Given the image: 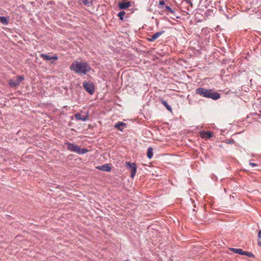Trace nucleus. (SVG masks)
<instances>
[{"label": "nucleus", "instance_id": "obj_1", "mask_svg": "<svg viewBox=\"0 0 261 261\" xmlns=\"http://www.w3.org/2000/svg\"><path fill=\"white\" fill-rule=\"evenodd\" d=\"M70 69L77 73L86 74L90 70L91 68L87 62L76 61L72 63Z\"/></svg>", "mask_w": 261, "mask_h": 261}, {"label": "nucleus", "instance_id": "obj_2", "mask_svg": "<svg viewBox=\"0 0 261 261\" xmlns=\"http://www.w3.org/2000/svg\"><path fill=\"white\" fill-rule=\"evenodd\" d=\"M196 94L203 97L217 100L220 98V94L217 92H213V89H207L204 88H198L196 90Z\"/></svg>", "mask_w": 261, "mask_h": 261}, {"label": "nucleus", "instance_id": "obj_3", "mask_svg": "<svg viewBox=\"0 0 261 261\" xmlns=\"http://www.w3.org/2000/svg\"><path fill=\"white\" fill-rule=\"evenodd\" d=\"M66 144L67 145L68 150L80 154H85L88 151L87 148H81L78 145L73 143L67 142Z\"/></svg>", "mask_w": 261, "mask_h": 261}, {"label": "nucleus", "instance_id": "obj_4", "mask_svg": "<svg viewBox=\"0 0 261 261\" xmlns=\"http://www.w3.org/2000/svg\"><path fill=\"white\" fill-rule=\"evenodd\" d=\"M23 80H24L23 76H22V75L17 76L13 79L9 80L8 81V84L11 87L16 88L20 85V83Z\"/></svg>", "mask_w": 261, "mask_h": 261}, {"label": "nucleus", "instance_id": "obj_5", "mask_svg": "<svg viewBox=\"0 0 261 261\" xmlns=\"http://www.w3.org/2000/svg\"><path fill=\"white\" fill-rule=\"evenodd\" d=\"M83 86L85 90L90 94L92 95L94 93L95 88L94 84L92 83L85 81L83 83Z\"/></svg>", "mask_w": 261, "mask_h": 261}, {"label": "nucleus", "instance_id": "obj_6", "mask_svg": "<svg viewBox=\"0 0 261 261\" xmlns=\"http://www.w3.org/2000/svg\"><path fill=\"white\" fill-rule=\"evenodd\" d=\"M126 167L130 171V177L133 178L136 174L137 171V166L134 163L126 162Z\"/></svg>", "mask_w": 261, "mask_h": 261}, {"label": "nucleus", "instance_id": "obj_7", "mask_svg": "<svg viewBox=\"0 0 261 261\" xmlns=\"http://www.w3.org/2000/svg\"><path fill=\"white\" fill-rule=\"evenodd\" d=\"M200 136L204 139H210L213 136V133L211 132L202 131L200 133Z\"/></svg>", "mask_w": 261, "mask_h": 261}, {"label": "nucleus", "instance_id": "obj_8", "mask_svg": "<svg viewBox=\"0 0 261 261\" xmlns=\"http://www.w3.org/2000/svg\"><path fill=\"white\" fill-rule=\"evenodd\" d=\"M164 33V31L158 32L156 33H155L154 35L151 36L150 38H149L148 40L149 41L152 42L154 41L155 40L158 39L161 35H162Z\"/></svg>", "mask_w": 261, "mask_h": 261}, {"label": "nucleus", "instance_id": "obj_9", "mask_svg": "<svg viewBox=\"0 0 261 261\" xmlns=\"http://www.w3.org/2000/svg\"><path fill=\"white\" fill-rule=\"evenodd\" d=\"M131 2H120L119 3V8L120 9H125L130 6Z\"/></svg>", "mask_w": 261, "mask_h": 261}, {"label": "nucleus", "instance_id": "obj_10", "mask_svg": "<svg viewBox=\"0 0 261 261\" xmlns=\"http://www.w3.org/2000/svg\"><path fill=\"white\" fill-rule=\"evenodd\" d=\"M40 57L42 58L44 60H51V59L57 60L58 59L57 56H54L50 57L47 54H40Z\"/></svg>", "mask_w": 261, "mask_h": 261}, {"label": "nucleus", "instance_id": "obj_11", "mask_svg": "<svg viewBox=\"0 0 261 261\" xmlns=\"http://www.w3.org/2000/svg\"><path fill=\"white\" fill-rule=\"evenodd\" d=\"M75 117L77 120H80L83 121H85L89 119V116L88 115L82 116L81 114L80 113H76L75 114Z\"/></svg>", "mask_w": 261, "mask_h": 261}, {"label": "nucleus", "instance_id": "obj_12", "mask_svg": "<svg viewBox=\"0 0 261 261\" xmlns=\"http://www.w3.org/2000/svg\"><path fill=\"white\" fill-rule=\"evenodd\" d=\"M97 168L103 171H110L111 170V167L108 164L101 166H99L97 167Z\"/></svg>", "mask_w": 261, "mask_h": 261}, {"label": "nucleus", "instance_id": "obj_13", "mask_svg": "<svg viewBox=\"0 0 261 261\" xmlns=\"http://www.w3.org/2000/svg\"><path fill=\"white\" fill-rule=\"evenodd\" d=\"M161 102L163 106H164L168 111L170 112L172 111V108L167 103V102L165 100L163 99H161Z\"/></svg>", "mask_w": 261, "mask_h": 261}, {"label": "nucleus", "instance_id": "obj_14", "mask_svg": "<svg viewBox=\"0 0 261 261\" xmlns=\"http://www.w3.org/2000/svg\"><path fill=\"white\" fill-rule=\"evenodd\" d=\"M230 249L233 252H234L236 253H237V254H239L243 255L244 253V251H243L241 249L231 248Z\"/></svg>", "mask_w": 261, "mask_h": 261}, {"label": "nucleus", "instance_id": "obj_15", "mask_svg": "<svg viewBox=\"0 0 261 261\" xmlns=\"http://www.w3.org/2000/svg\"><path fill=\"white\" fill-rule=\"evenodd\" d=\"M0 22L4 25H7L8 23V19L4 16H0Z\"/></svg>", "mask_w": 261, "mask_h": 261}, {"label": "nucleus", "instance_id": "obj_16", "mask_svg": "<svg viewBox=\"0 0 261 261\" xmlns=\"http://www.w3.org/2000/svg\"><path fill=\"white\" fill-rule=\"evenodd\" d=\"M153 148L151 147H149L147 149V157L149 159H151L153 156Z\"/></svg>", "mask_w": 261, "mask_h": 261}, {"label": "nucleus", "instance_id": "obj_17", "mask_svg": "<svg viewBox=\"0 0 261 261\" xmlns=\"http://www.w3.org/2000/svg\"><path fill=\"white\" fill-rule=\"evenodd\" d=\"M126 124L125 123H124L123 122H118V123H117L115 125V127L116 128H117L118 129L122 131V126H123V125H126Z\"/></svg>", "mask_w": 261, "mask_h": 261}, {"label": "nucleus", "instance_id": "obj_18", "mask_svg": "<svg viewBox=\"0 0 261 261\" xmlns=\"http://www.w3.org/2000/svg\"><path fill=\"white\" fill-rule=\"evenodd\" d=\"M83 4L86 6H90L92 5V2L89 0H81Z\"/></svg>", "mask_w": 261, "mask_h": 261}, {"label": "nucleus", "instance_id": "obj_19", "mask_svg": "<svg viewBox=\"0 0 261 261\" xmlns=\"http://www.w3.org/2000/svg\"><path fill=\"white\" fill-rule=\"evenodd\" d=\"M165 9L168 10V11L171 13H172V14L173 15H175V11L174 10H173V9H172L171 8H170V6H165Z\"/></svg>", "mask_w": 261, "mask_h": 261}, {"label": "nucleus", "instance_id": "obj_20", "mask_svg": "<svg viewBox=\"0 0 261 261\" xmlns=\"http://www.w3.org/2000/svg\"><path fill=\"white\" fill-rule=\"evenodd\" d=\"M125 14V12L124 11H120L118 13V16L119 17V19L121 20H123V16Z\"/></svg>", "mask_w": 261, "mask_h": 261}, {"label": "nucleus", "instance_id": "obj_21", "mask_svg": "<svg viewBox=\"0 0 261 261\" xmlns=\"http://www.w3.org/2000/svg\"><path fill=\"white\" fill-rule=\"evenodd\" d=\"M258 244L259 246H261V230L258 232Z\"/></svg>", "mask_w": 261, "mask_h": 261}, {"label": "nucleus", "instance_id": "obj_22", "mask_svg": "<svg viewBox=\"0 0 261 261\" xmlns=\"http://www.w3.org/2000/svg\"><path fill=\"white\" fill-rule=\"evenodd\" d=\"M243 255H245L249 257H252L253 256V255L251 253L247 251H244V253Z\"/></svg>", "mask_w": 261, "mask_h": 261}, {"label": "nucleus", "instance_id": "obj_23", "mask_svg": "<svg viewBox=\"0 0 261 261\" xmlns=\"http://www.w3.org/2000/svg\"><path fill=\"white\" fill-rule=\"evenodd\" d=\"M185 2H186L187 4H189L190 6L192 7V2L190 0H185Z\"/></svg>", "mask_w": 261, "mask_h": 261}, {"label": "nucleus", "instance_id": "obj_24", "mask_svg": "<svg viewBox=\"0 0 261 261\" xmlns=\"http://www.w3.org/2000/svg\"><path fill=\"white\" fill-rule=\"evenodd\" d=\"M165 4V2L163 0L160 1L159 5L161 6H163Z\"/></svg>", "mask_w": 261, "mask_h": 261}, {"label": "nucleus", "instance_id": "obj_25", "mask_svg": "<svg viewBox=\"0 0 261 261\" xmlns=\"http://www.w3.org/2000/svg\"><path fill=\"white\" fill-rule=\"evenodd\" d=\"M249 165L250 166H251L252 167H256L257 166V164L254 163H251V162H250L249 163Z\"/></svg>", "mask_w": 261, "mask_h": 261}, {"label": "nucleus", "instance_id": "obj_26", "mask_svg": "<svg viewBox=\"0 0 261 261\" xmlns=\"http://www.w3.org/2000/svg\"><path fill=\"white\" fill-rule=\"evenodd\" d=\"M234 140H231V141H229L228 143H230V144H231V143H234Z\"/></svg>", "mask_w": 261, "mask_h": 261}]
</instances>
